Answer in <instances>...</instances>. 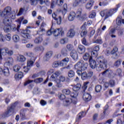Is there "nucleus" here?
Returning <instances> with one entry per match:
<instances>
[{
  "label": "nucleus",
  "instance_id": "bb28decb",
  "mask_svg": "<svg viewBox=\"0 0 124 124\" xmlns=\"http://www.w3.org/2000/svg\"><path fill=\"white\" fill-rule=\"evenodd\" d=\"M44 50V48L42 46H36L34 48V52H42Z\"/></svg>",
  "mask_w": 124,
  "mask_h": 124
},
{
  "label": "nucleus",
  "instance_id": "2eb2a0df",
  "mask_svg": "<svg viewBox=\"0 0 124 124\" xmlns=\"http://www.w3.org/2000/svg\"><path fill=\"white\" fill-rule=\"evenodd\" d=\"M42 41H43L42 35H39L34 40V42L35 44H40Z\"/></svg>",
  "mask_w": 124,
  "mask_h": 124
},
{
  "label": "nucleus",
  "instance_id": "680f3d73",
  "mask_svg": "<svg viewBox=\"0 0 124 124\" xmlns=\"http://www.w3.org/2000/svg\"><path fill=\"white\" fill-rule=\"evenodd\" d=\"M109 84L110 87H114L116 84V82L114 80H110L109 81Z\"/></svg>",
  "mask_w": 124,
  "mask_h": 124
},
{
  "label": "nucleus",
  "instance_id": "72a5a7b5",
  "mask_svg": "<svg viewBox=\"0 0 124 124\" xmlns=\"http://www.w3.org/2000/svg\"><path fill=\"white\" fill-rule=\"evenodd\" d=\"M17 61L21 62H25L26 58L23 55H18L17 56Z\"/></svg>",
  "mask_w": 124,
  "mask_h": 124
},
{
  "label": "nucleus",
  "instance_id": "2f4dec72",
  "mask_svg": "<svg viewBox=\"0 0 124 124\" xmlns=\"http://www.w3.org/2000/svg\"><path fill=\"white\" fill-rule=\"evenodd\" d=\"M3 74L5 76L8 77L9 75V69L7 67H4L3 70Z\"/></svg>",
  "mask_w": 124,
  "mask_h": 124
},
{
  "label": "nucleus",
  "instance_id": "39448f33",
  "mask_svg": "<svg viewBox=\"0 0 124 124\" xmlns=\"http://www.w3.org/2000/svg\"><path fill=\"white\" fill-rule=\"evenodd\" d=\"M14 54V51L13 50L9 49L7 47L0 49V60H2V57L5 56H13Z\"/></svg>",
  "mask_w": 124,
  "mask_h": 124
},
{
  "label": "nucleus",
  "instance_id": "8fccbe9b",
  "mask_svg": "<svg viewBox=\"0 0 124 124\" xmlns=\"http://www.w3.org/2000/svg\"><path fill=\"white\" fill-rule=\"evenodd\" d=\"M66 48L68 51H72L73 50H74V49H73L74 47L73 46V45L71 44L67 45Z\"/></svg>",
  "mask_w": 124,
  "mask_h": 124
},
{
  "label": "nucleus",
  "instance_id": "c03bdc74",
  "mask_svg": "<svg viewBox=\"0 0 124 124\" xmlns=\"http://www.w3.org/2000/svg\"><path fill=\"white\" fill-rule=\"evenodd\" d=\"M80 2H81L80 0H76L75 1H74L73 4V6L74 7H76V6H78L79 4H80Z\"/></svg>",
  "mask_w": 124,
  "mask_h": 124
},
{
  "label": "nucleus",
  "instance_id": "13d9d810",
  "mask_svg": "<svg viewBox=\"0 0 124 124\" xmlns=\"http://www.w3.org/2000/svg\"><path fill=\"white\" fill-rule=\"evenodd\" d=\"M88 33V31L87 30H82L80 35L81 37L85 36Z\"/></svg>",
  "mask_w": 124,
  "mask_h": 124
},
{
  "label": "nucleus",
  "instance_id": "473e14b6",
  "mask_svg": "<svg viewBox=\"0 0 124 124\" xmlns=\"http://www.w3.org/2000/svg\"><path fill=\"white\" fill-rule=\"evenodd\" d=\"M61 54L62 56H64V57H66L67 55H68V51L66 48H63L61 50Z\"/></svg>",
  "mask_w": 124,
  "mask_h": 124
},
{
  "label": "nucleus",
  "instance_id": "c9c22d12",
  "mask_svg": "<svg viewBox=\"0 0 124 124\" xmlns=\"http://www.w3.org/2000/svg\"><path fill=\"white\" fill-rule=\"evenodd\" d=\"M68 76L69 78H72L75 76V72L73 70H70L68 73Z\"/></svg>",
  "mask_w": 124,
  "mask_h": 124
},
{
  "label": "nucleus",
  "instance_id": "4d7b16f0",
  "mask_svg": "<svg viewBox=\"0 0 124 124\" xmlns=\"http://www.w3.org/2000/svg\"><path fill=\"white\" fill-rule=\"evenodd\" d=\"M33 65V61L31 60H28L27 62V66L28 67H31V66H32Z\"/></svg>",
  "mask_w": 124,
  "mask_h": 124
},
{
  "label": "nucleus",
  "instance_id": "9b49d317",
  "mask_svg": "<svg viewBox=\"0 0 124 124\" xmlns=\"http://www.w3.org/2000/svg\"><path fill=\"white\" fill-rule=\"evenodd\" d=\"M31 31L29 30H23L21 31V36L24 37V38H31V36L30 35V33Z\"/></svg>",
  "mask_w": 124,
  "mask_h": 124
},
{
  "label": "nucleus",
  "instance_id": "c85d7f7f",
  "mask_svg": "<svg viewBox=\"0 0 124 124\" xmlns=\"http://www.w3.org/2000/svg\"><path fill=\"white\" fill-rule=\"evenodd\" d=\"M80 89H81V84L80 83H78L73 87V90L74 92H78Z\"/></svg>",
  "mask_w": 124,
  "mask_h": 124
},
{
  "label": "nucleus",
  "instance_id": "4c0bfd02",
  "mask_svg": "<svg viewBox=\"0 0 124 124\" xmlns=\"http://www.w3.org/2000/svg\"><path fill=\"white\" fill-rule=\"evenodd\" d=\"M121 63H122V60L119 59L114 62V65L115 67H119L121 65Z\"/></svg>",
  "mask_w": 124,
  "mask_h": 124
},
{
  "label": "nucleus",
  "instance_id": "603ef678",
  "mask_svg": "<svg viewBox=\"0 0 124 124\" xmlns=\"http://www.w3.org/2000/svg\"><path fill=\"white\" fill-rule=\"evenodd\" d=\"M60 63H61V62L56 61L53 62V63L52 64V66H53V67H54V68L58 67V66H59V65H61Z\"/></svg>",
  "mask_w": 124,
  "mask_h": 124
},
{
  "label": "nucleus",
  "instance_id": "09e8293b",
  "mask_svg": "<svg viewBox=\"0 0 124 124\" xmlns=\"http://www.w3.org/2000/svg\"><path fill=\"white\" fill-rule=\"evenodd\" d=\"M4 38L7 41H10L11 40V34L8 33L5 35Z\"/></svg>",
  "mask_w": 124,
  "mask_h": 124
},
{
  "label": "nucleus",
  "instance_id": "4be33fe9",
  "mask_svg": "<svg viewBox=\"0 0 124 124\" xmlns=\"http://www.w3.org/2000/svg\"><path fill=\"white\" fill-rule=\"evenodd\" d=\"M122 24H124V19H123L121 16H119L116 19V24L118 25V26H121Z\"/></svg>",
  "mask_w": 124,
  "mask_h": 124
},
{
  "label": "nucleus",
  "instance_id": "f257e3e1",
  "mask_svg": "<svg viewBox=\"0 0 124 124\" xmlns=\"http://www.w3.org/2000/svg\"><path fill=\"white\" fill-rule=\"evenodd\" d=\"M96 61L98 62L95 67L97 71H101L102 69H106L107 68V60L103 56L98 57Z\"/></svg>",
  "mask_w": 124,
  "mask_h": 124
},
{
  "label": "nucleus",
  "instance_id": "338daca9",
  "mask_svg": "<svg viewBox=\"0 0 124 124\" xmlns=\"http://www.w3.org/2000/svg\"><path fill=\"white\" fill-rule=\"evenodd\" d=\"M25 11V7L21 8L18 13V15H22L23 13Z\"/></svg>",
  "mask_w": 124,
  "mask_h": 124
},
{
  "label": "nucleus",
  "instance_id": "ddd939ff",
  "mask_svg": "<svg viewBox=\"0 0 124 124\" xmlns=\"http://www.w3.org/2000/svg\"><path fill=\"white\" fill-rule=\"evenodd\" d=\"M52 18L54 19L56 21H57V23L58 25H61V23H62V17L58 16L56 14V13H54L52 14Z\"/></svg>",
  "mask_w": 124,
  "mask_h": 124
},
{
  "label": "nucleus",
  "instance_id": "0eeeda50",
  "mask_svg": "<svg viewBox=\"0 0 124 124\" xmlns=\"http://www.w3.org/2000/svg\"><path fill=\"white\" fill-rule=\"evenodd\" d=\"M34 82L36 84H39V83H41L43 82V78H39L33 80H28L26 81L24 83V86H27L29 85V84H31L32 82Z\"/></svg>",
  "mask_w": 124,
  "mask_h": 124
},
{
  "label": "nucleus",
  "instance_id": "49530a36",
  "mask_svg": "<svg viewBox=\"0 0 124 124\" xmlns=\"http://www.w3.org/2000/svg\"><path fill=\"white\" fill-rule=\"evenodd\" d=\"M70 95L72 98H77V97L78 96V93L75 91V92L71 93Z\"/></svg>",
  "mask_w": 124,
  "mask_h": 124
},
{
  "label": "nucleus",
  "instance_id": "3c124183",
  "mask_svg": "<svg viewBox=\"0 0 124 124\" xmlns=\"http://www.w3.org/2000/svg\"><path fill=\"white\" fill-rule=\"evenodd\" d=\"M98 55V53H97V51H95L94 50H93L91 52V56H90L92 57V58L93 59V57L96 58V57H97Z\"/></svg>",
  "mask_w": 124,
  "mask_h": 124
},
{
  "label": "nucleus",
  "instance_id": "bf43d9fd",
  "mask_svg": "<svg viewBox=\"0 0 124 124\" xmlns=\"http://www.w3.org/2000/svg\"><path fill=\"white\" fill-rule=\"evenodd\" d=\"M20 66H19L18 65H15L14 67V71H15V72H18V71H19V70H20Z\"/></svg>",
  "mask_w": 124,
  "mask_h": 124
},
{
  "label": "nucleus",
  "instance_id": "412c9836",
  "mask_svg": "<svg viewBox=\"0 0 124 124\" xmlns=\"http://www.w3.org/2000/svg\"><path fill=\"white\" fill-rule=\"evenodd\" d=\"M89 62H90V65L91 68H92V69H94V68H95L96 66V64H97L96 62H95V61L93 59H91L89 60Z\"/></svg>",
  "mask_w": 124,
  "mask_h": 124
},
{
  "label": "nucleus",
  "instance_id": "5701e85b",
  "mask_svg": "<svg viewBox=\"0 0 124 124\" xmlns=\"http://www.w3.org/2000/svg\"><path fill=\"white\" fill-rule=\"evenodd\" d=\"M83 59L84 61H90L92 59V58L89 53L86 52L83 56Z\"/></svg>",
  "mask_w": 124,
  "mask_h": 124
},
{
  "label": "nucleus",
  "instance_id": "58836bf2",
  "mask_svg": "<svg viewBox=\"0 0 124 124\" xmlns=\"http://www.w3.org/2000/svg\"><path fill=\"white\" fill-rule=\"evenodd\" d=\"M13 40L14 42H18L20 40V37L18 35H14L13 36Z\"/></svg>",
  "mask_w": 124,
  "mask_h": 124
},
{
  "label": "nucleus",
  "instance_id": "a19ab883",
  "mask_svg": "<svg viewBox=\"0 0 124 124\" xmlns=\"http://www.w3.org/2000/svg\"><path fill=\"white\" fill-rule=\"evenodd\" d=\"M83 12V10L82 9L79 8L78 9V10L77 12V16L78 18H80L81 17V15H82V12Z\"/></svg>",
  "mask_w": 124,
  "mask_h": 124
},
{
  "label": "nucleus",
  "instance_id": "f03ea898",
  "mask_svg": "<svg viewBox=\"0 0 124 124\" xmlns=\"http://www.w3.org/2000/svg\"><path fill=\"white\" fill-rule=\"evenodd\" d=\"M11 7H6L1 13V16L3 17L2 22L4 24H8L10 21V18L9 17V14L11 13Z\"/></svg>",
  "mask_w": 124,
  "mask_h": 124
},
{
  "label": "nucleus",
  "instance_id": "f8f14e48",
  "mask_svg": "<svg viewBox=\"0 0 124 124\" xmlns=\"http://www.w3.org/2000/svg\"><path fill=\"white\" fill-rule=\"evenodd\" d=\"M13 111H14V108H12V107H10L8 108L7 110L5 112L3 113L2 116V117H4V118H5V117H8L12 114V112H13Z\"/></svg>",
  "mask_w": 124,
  "mask_h": 124
},
{
  "label": "nucleus",
  "instance_id": "69168bd1",
  "mask_svg": "<svg viewBox=\"0 0 124 124\" xmlns=\"http://www.w3.org/2000/svg\"><path fill=\"white\" fill-rule=\"evenodd\" d=\"M57 77L55 76L53 74L51 76L50 78V81H55L57 79Z\"/></svg>",
  "mask_w": 124,
  "mask_h": 124
},
{
  "label": "nucleus",
  "instance_id": "ea45409f",
  "mask_svg": "<svg viewBox=\"0 0 124 124\" xmlns=\"http://www.w3.org/2000/svg\"><path fill=\"white\" fill-rule=\"evenodd\" d=\"M101 90H102V86L101 85H97L95 87V91L96 93H100Z\"/></svg>",
  "mask_w": 124,
  "mask_h": 124
},
{
  "label": "nucleus",
  "instance_id": "864d4df0",
  "mask_svg": "<svg viewBox=\"0 0 124 124\" xmlns=\"http://www.w3.org/2000/svg\"><path fill=\"white\" fill-rule=\"evenodd\" d=\"M15 12H14L13 13H11L10 14H9V16H8V17H9L10 21L11 19H15Z\"/></svg>",
  "mask_w": 124,
  "mask_h": 124
},
{
  "label": "nucleus",
  "instance_id": "aec40b11",
  "mask_svg": "<svg viewBox=\"0 0 124 124\" xmlns=\"http://www.w3.org/2000/svg\"><path fill=\"white\" fill-rule=\"evenodd\" d=\"M74 35H75V30H74V29H70L67 33V37L72 38Z\"/></svg>",
  "mask_w": 124,
  "mask_h": 124
},
{
  "label": "nucleus",
  "instance_id": "c756f323",
  "mask_svg": "<svg viewBox=\"0 0 124 124\" xmlns=\"http://www.w3.org/2000/svg\"><path fill=\"white\" fill-rule=\"evenodd\" d=\"M23 20H24V18L20 17L16 21V22L18 23L17 27L16 28L17 31H19V29H20V25H21V23H22Z\"/></svg>",
  "mask_w": 124,
  "mask_h": 124
},
{
  "label": "nucleus",
  "instance_id": "f3484780",
  "mask_svg": "<svg viewBox=\"0 0 124 124\" xmlns=\"http://www.w3.org/2000/svg\"><path fill=\"white\" fill-rule=\"evenodd\" d=\"M83 99L84 101H90L92 99V95L89 93H84L83 95Z\"/></svg>",
  "mask_w": 124,
  "mask_h": 124
},
{
  "label": "nucleus",
  "instance_id": "4468645a",
  "mask_svg": "<svg viewBox=\"0 0 124 124\" xmlns=\"http://www.w3.org/2000/svg\"><path fill=\"white\" fill-rule=\"evenodd\" d=\"M70 56L73 60H78V53H77V51L75 49H73L71 51Z\"/></svg>",
  "mask_w": 124,
  "mask_h": 124
},
{
  "label": "nucleus",
  "instance_id": "7ed1b4c3",
  "mask_svg": "<svg viewBox=\"0 0 124 124\" xmlns=\"http://www.w3.org/2000/svg\"><path fill=\"white\" fill-rule=\"evenodd\" d=\"M118 11V7L113 9H110L109 10H104L101 11L100 13L101 17H105V19H107L109 17H111L113 14H115Z\"/></svg>",
  "mask_w": 124,
  "mask_h": 124
},
{
  "label": "nucleus",
  "instance_id": "774afa93",
  "mask_svg": "<svg viewBox=\"0 0 124 124\" xmlns=\"http://www.w3.org/2000/svg\"><path fill=\"white\" fill-rule=\"evenodd\" d=\"M117 124H124V121L123 122V121H122L121 118H119L117 120Z\"/></svg>",
  "mask_w": 124,
  "mask_h": 124
},
{
  "label": "nucleus",
  "instance_id": "37998d69",
  "mask_svg": "<svg viewBox=\"0 0 124 124\" xmlns=\"http://www.w3.org/2000/svg\"><path fill=\"white\" fill-rule=\"evenodd\" d=\"M62 93L64 94H66L67 95H69L70 94L71 91L69 89H64L62 90Z\"/></svg>",
  "mask_w": 124,
  "mask_h": 124
},
{
  "label": "nucleus",
  "instance_id": "de8ad7c7",
  "mask_svg": "<svg viewBox=\"0 0 124 124\" xmlns=\"http://www.w3.org/2000/svg\"><path fill=\"white\" fill-rule=\"evenodd\" d=\"M82 43L85 46H89L90 43L87 42V40H86V38H83L82 39Z\"/></svg>",
  "mask_w": 124,
  "mask_h": 124
},
{
  "label": "nucleus",
  "instance_id": "a878e982",
  "mask_svg": "<svg viewBox=\"0 0 124 124\" xmlns=\"http://www.w3.org/2000/svg\"><path fill=\"white\" fill-rule=\"evenodd\" d=\"M68 62H69V59L68 58H64L60 62L61 66L66 65V64Z\"/></svg>",
  "mask_w": 124,
  "mask_h": 124
},
{
  "label": "nucleus",
  "instance_id": "f704fd0d",
  "mask_svg": "<svg viewBox=\"0 0 124 124\" xmlns=\"http://www.w3.org/2000/svg\"><path fill=\"white\" fill-rule=\"evenodd\" d=\"M96 16V13L94 11H92L90 13V15H89V18L91 19H93V18H95Z\"/></svg>",
  "mask_w": 124,
  "mask_h": 124
},
{
  "label": "nucleus",
  "instance_id": "052dcab7",
  "mask_svg": "<svg viewBox=\"0 0 124 124\" xmlns=\"http://www.w3.org/2000/svg\"><path fill=\"white\" fill-rule=\"evenodd\" d=\"M117 52H118V47L114 46L113 48V50L110 52V54L113 55L115 54V53H117Z\"/></svg>",
  "mask_w": 124,
  "mask_h": 124
},
{
  "label": "nucleus",
  "instance_id": "6e6d98bb",
  "mask_svg": "<svg viewBox=\"0 0 124 124\" xmlns=\"http://www.w3.org/2000/svg\"><path fill=\"white\" fill-rule=\"evenodd\" d=\"M53 31H54V29L52 28L50 29V30L47 31L46 35H48V36L52 35V34H53Z\"/></svg>",
  "mask_w": 124,
  "mask_h": 124
},
{
  "label": "nucleus",
  "instance_id": "79ce46f5",
  "mask_svg": "<svg viewBox=\"0 0 124 124\" xmlns=\"http://www.w3.org/2000/svg\"><path fill=\"white\" fill-rule=\"evenodd\" d=\"M67 42H68V39L67 38H63L60 40L61 44H66Z\"/></svg>",
  "mask_w": 124,
  "mask_h": 124
},
{
  "label": "nucleus",
  "instance_id": "dca6fc26",
  "mask_svg": "<svg viewBox=\"0 0 124 124\" xmlns=\"http://www.w3.org/2000/svg\"><path fill=\"white\" fill-rule=\"evenodd\" d=\"M53 55V52L52 51H48L47 52L45 56L44 57V61L45 62H48L50 59H51V57H52Z\"/></svg>",
  "mask_w": 124,
  "mask_h": 124
},
{
  "label": "nucleus",
  "instance_id": "6e6552de",
  "mask_svg": "<svg viewBox=\"0 0 124 124\" xmlns=\"http://www.w3.org/2000/svg\"><path fill=\"white\" fill-rule=\"evenodd\" d=\"M77 73L79 76H81L82 80L88 79V74L87 72H83L82 70H77Z\"/></svg>",
  "mask_w": 124,
  "mask_h": 124
},
{
  "label": "nucleus",
  "instance_id": "cd10ccee",
  "mask_svg": "<svg viewBox=\"0 0 124 124\" xmlns=\"http://www.w3.org/2000/svg\"><path fill=\"white\" fill-rule=\"evenodd\" d=\"M84 116H85V112L83 111L81 112H80L78 115V118H77L76 122H79V121H80V120H81V119H82V118H83Z\"/></svg>",
  "mask_w": 124,
  "mask_h": 124
},
{
  "label": "nucleus",
  "instance_id": "e433bc0d",
  "mask_svg": "<svg viewBox=\"0 0 124 124\" xmlns=\"http://www.w3.org/2000/svg\"><path fill=\"white\" fill-rule=\"evenodd\" d=\"M14 62V60H13V58H9L7 59V61L6 62V63L7 64V65H11L12 63H13Z\"/></svg>",
  "mask_w": 124,
  "mask_h": 124
},
{
  "label": "nucleus",
  "instance_id": "e2e57ef3",
  "mask_svg": "<svg viewBox=\"0 0 124 124\" xmlns=\"http://www.w3.org/2000/svg\"><path fill=\"white\" fill-rule=\"evenodd\" d=\"M31 5H36L37 4V1L40 0H30Z\"/></svg>",
  "mask_w": 124,
  "mask_h": 124
},
{
  "label": "nucleus",
  "instance_id": "6ab92c4d",
  "mask_svg": "<svg viewBox=\"0 0 124 124\" xmlns=\"http://www.w3.org/2000/svg\"><path fill=\"white\" fill-rule=\"evenodd\" d=\"M78 51L79 54H82L86 52V47L84 46L80 45L78 46Z\"/></svg>",
  "mask_w": 124,
  "mask_h": 124
},
{
  "label": "nucleus",
  "instance_id": "7c9ffc66",
  "mask_svg": "<svg viewBox=\"0 0 124 124\" xmlns=\"http://www.w3.org/2000/svg\"><path fill=\"white\" fill-rule=\"evenodd\" d=\"M23 76L24 74L23 72H20L15 76V78H16V79H21V78H23Z\"/></svg>",
  "mask_w": 124,
  "mask_h": 124
},
{
  "label": "nucleus",
  "instance_id": "5fc2aeb1",
  "mask_svg": "<svg viewBox=\"0 0 124 124\" xmlns=\"http://www.w3.org/2000/svg\"><path fill=\"white\" fill-rule=\"evenodd\" d=\"M45 26H46V24L43 22V23L41 25L40 30L39 31V32L41 31L42 32L43 31H45V29L43 28L45 27Z\"/></svg>",
  "mask_w": 124,
  "mask_h": 124
},
{
  "label": "nucleus",
  "instance_id": "b1692460",
  "mask_svg": "<svg viewBox=\"0 0 124 124\" xmlns=\"http://www.w3.org/2000/svg\"><path fill=\"white\" fill-rule=\"evenodd\" d=\"M93 3H94V0H91L87 3L85 6L86 9L91 10V9H92V6L93 5Z\"/></svg>",
  "mask_w": 124,
  "mask_h": 124
},
{
  "label": "nucleus",
  "instance_id": "393cba45",
  "mask_svg": "<svg viewBox=\"0 0 124 124\" xmlns=\"http://www.w3.org/2000/svg\"><path fill=\"white\" fill-rule=\"evenodd\" d=\"M70 103H72V99L70 98H67L65 101L63 102V104L64 106H68Z\"/></svg>",
  "mask_w": 124,
  "mask_h": 124
},
{
  "label": "nucleus",
  "instance_id": "a211bd4d",
  "mask_svg": "<svg viewBox=\"0 0 124 124\" xmlns=\"http://www.w3.org/2000/svg\"><path fill=\"white\" fill-rule=\"evenodd\" d=\"M75 16H76V14L75 12H71L68 16V19L70 22H72L75 19Z\"/></svg>",
  "mask_w": 124,
  "mask_h": 124
},
{
  "label": "nucleus",
  "instance_id": "1a4fd4ad",
  "mask_svg": "<svg viewBox=\"0 0 124 124\" xmlns=\"http://www.w3.org/2000/svg\"><path fill=\"white\" fill-rule=\"evenodd\" d=\"M63 4V0H56V1H52L51 4V8H54L56 5L58 6H62Z\"/></svg>",
  "mask_w": 124,
  "mask_h": 124
},
{
  "label": "nucleus",
  "instance_id": "a18cd8bd",
  "mask_svg": "<svg viewBox=\"0 0 124 124\" xmlns=\"http://www.w3.org/2000/svg\"><path fill=\"white\" fill-rule=\"evenodd\" d=\"M40 4H43V3H45L46 5L50 4V2H49V0H40Z\"/></svg>",
  "mask_w": 124,
  "mask_h": 124
},
{
  "label": "nucleus",
  "instance_id": "9d476101",
  "mask_svg": "<svg viewBox=\"0 0 124 124\" xmlns=\"http://www.w3.org/2000/svg\"><path fill=\"white\" fill-rule=\"evenodd\" d=\"M53 34L54 36H59L60 34L63 35V34H64V32L62 30V28H59L56 30L53 29Z\"/></svg>",
  "mask_w": 124,
  "mask_h": 124
},
{
  "label": "nucleus",
  "instance_id": "423d86ee",
  "mask_svg": "<svg viewBox=\"0 0 124 124\" xmlns=\"http://www.w3.org/2000/svg\"><path fill=\"white\" fill-rule=\"evenodd\" d=\"M88 67V63H84L82 62H78L75 65L74 68L77 70H81L84 71L87 69Z\"/></svg>",
  "mask_w": 124,
  "mask_h": 124
},
{
  "label": "nucleus",
  "instance_id": "0e129e2a",
  "mask_svg": "<svg viewBox=\"0 0 124 124\" xmlns=\"http://www.w3.org/2000/svg\"><path fill=\"white\" fill-rule=\"evenodd\" d=\"M81 31L87 30V22H84L81 27Z\"/></svg>",
  "mask_w": 124,
  "mask_h": 124
},
{
  "label": "nucleus",
  "instance_id": "20e7f679",
  "mask_svg": "<svg viewBox=\"0 0 124 124\" xmlns=\"http://www.w3.org/2000/svg\"><path fill=\"white\" fill-rule=\"evenodd\" d=\"M2 23H3L2 20H1V23L0 24V26H1V27L3 26V25H2ZM3 24L5 25L3 28L4 31L5 32H9V31H10L11 30L13 31H16V26H15V25L14 24L11 25L9 24V21L8 23H3Z\"/></svg>",
  "mask_w": 124,
  "mask_h": 124
}]
</instances>
